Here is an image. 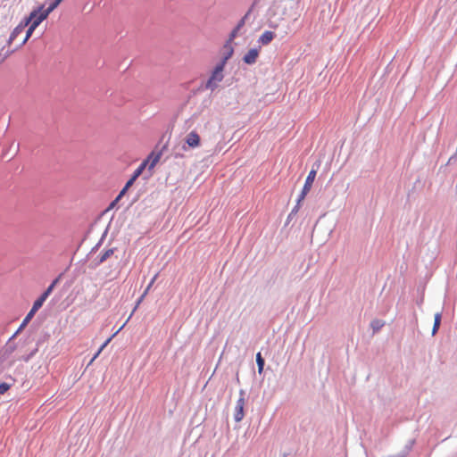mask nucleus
<instances>
[{
    "mask_svg": "<svg viewBox=\"0 0 457 457\" xmlns=\"http://www.w3.org/2000/svg\"><path fill=\"white\" fill-rule=\"evenodd\" d=\"M167 148V145H163L162 148L159 150L158 153L152 152L146 159H145L139 166L136 169V170H139L140 174L142 175L143 171L146 167H148V170L152 171L155 165L159 162L163 151Z\"/></svg>",
    "mask_w": 457,
    "mask_h": 457,
    "instance_id": "obj_1",
    "label": "nucleus"
},
{
    "mask_svg": "<svg viewBox=\"0 0 457 457\" xmlns=\"http://www.w3.org/2000/svg\"><path fill=\"white\" fill-rule=\"evenodd\" d=\"M225 66L222 63H217L212 71L211 76L205 83V88L210 89L211 91H214L218 87V83L221 82L224 79V71Z\"/></svg>",
    "mask_w": 457,
    "mask_h": 457,
    "instance_id": "obj_2",
    "label": "nucleus"
},
{
    "mask_svg": "<svg viewBox=\"0 0 457 457\" xmlns=\"http://www.w3.org/2000/svg\"><path fill=\"white\" fill-rule=\"evenodd\" d=\"M62 278V274H60L57 278H55L51 284L47 287V288L41 294V295L34 302L33 306L39 310L48 296L51 295L56 285L59 283Z\"/></svg>",
    "mask_w": 457,
    "mask_h": 457,
    "instance_id": "obj_3",
    "label": "nucleus"
},
{
    "mask_svg": "<svg viewBox=\"0 0 457 457\" xmlns=\"http://www.w3.org/2000/svg\"><path fill=\"white\" fill-rule=\"evenodd\" d=\"M316 174H317V170L315 169H312L310 170V172L307 175V178L305 179L303 189H302L300 195H298V204H301L303 201V199L305 198V196L307 195V194L310 192L312 183L315 180Z\"/></svg>",
    "mask_w": 457,
    "mask_h": 457,
    "instance_id": "obj_4",
    "label": "nucleus"
},
{
    "mask_svg": "<svg viewBox=\"0 0 457 457\" xmlns=\"http://www.w3.org/2000/svg\"><path fill=\"white\" fill-rule=\"evenodd\" d=\"M201 138L195 131L189 132L185 137V143L181 146L183 151L187 150V147L196 148L200 145Z\"/></svg>",
    "mask_w": 457,
    "mask_h": 457,
    "instance_id": "obj_5",
    "label": "nucleus"
},
{
    "mask_svg": "<svg viewBox=\"0 0 457 457\" xmlns=\"http://www.w3.org/2000/svg\"><path fill=\"white\" fill-rule=\"evenodd\" d=\"M32 18V16H27L25 17L18 26H16L13 30L12 31L10 37H9V39H8V45H11L16 38L17 37L21 34L23 32V30L25 29L26 27L29 26V24L30 23V19Z\"/></svg>",
    "mask_w": 457,
    "mask_h": 457,
    "instance_id": "obj_6",
    "label": "nucleus"
},
{
    "mask_svg": "<svg viewBox=\"0 0 457 457\" xmlns=\"http://www.w3.org/2000/svg\"><path fill=\"white\" fill-rule=\"evenodd\" d=\"M44 6L41 5L37 9H34L29 16H32L30 19V23L29 25H33L34 27H37L45 19H46L47 15L43 11Z\"/></svg>",
    "mask_w": 457,
    "mask_h": 457,
    "instance_id": "obj_7",
    "label": "nucleus"
},
{
    "mask_svg": "<svg viewBox=\"0 0 457 457\" xmlns=\"http://www.w3.org/2000/svg\"><path fill=\"white\" fill-rule=\"evenodd\" d=\"M38 310L37 308H35L33 305H32V308L30 309V311L27 313L26 317L23 319L21 324L20 325V327L18 328V329L15 331V333L10 337V340H12L14 337H16L25 328L26 326L29 324V322L33 319V317L35 316L36 312H37Z\"/></svg>",
    "mask_w": 457,
    "mask_h": 457,
    "instance_id": "obj_8",
    "label": "nucleus"
},
{
    "mask_svg": "<svg viewBox=\"0 0 457 457\" xmlns=\"http://www.w3.org/2000/svg\"><path fill=\"white\" fill-rule=\"evenodd\" d=\"M245 403V398H238L235 406L234 420L236 422H239L243 420L245 412L244 407Z\"/></svg>",
    "mask_w": 457,
    "mask_h": 457,
    "instance_id": "obj_9",
    "label": "nucleus"
},
{
    "mask_svg": "<svg viewBox=\"0 0 457 457\" xmlns=\"http://www.w3.org/2000/svg\"><path fill=\"white\" fill-rule=\"evenodd\" d=\"M224 53L221 60L218 63H222L223 66L226 65L227 62L231 58L234 53V48L229 42H226L223 46Z\"/></svg>",
    "mask_w": 457,
    "mask_h": 457,
    "instance_id": "obj_10",
    "label": "nucleus"
},
{
    "mask_svg": "<svg viewBox=\"0 0 457 457\" xmlns=\"http://www.w3.org/2000/svg\"><path fill=\"white\" fill-rule=\"evenodd\" d=\"M259 55V51L257 48L250 49L243 57V61L245 63L252 65L256 62Z\"/></svg>",
    "mask_w": 457,
    "mask_h": 457,
    "instance_id": "obj_11",
    "label": "nucleus"
},
{
    "mask_svg": "<svg viewBox=\"0 0 457 457\" xmlns=\"http://www.w3.org/2000/svg\"><path fill=\"white\" fill-rule=\"evenodd\" d=\"M114 248H110L105 250L103 253H101L97 259L95 261V265L98 266L104 262L108 258H110L114 253Z\"/></svg>",
    "mask_w": 457,
    "mask_h": 457,
    "instance_id": "obj_12",
    "label": "nucleus"
},
{
    "mask_svg": "<svg viewBox=\"0 0 457 457\" xmlns=\"http://www.w3.org/2000/svg\"><path fill=\"white\" fill-rule=\"evenodd\" d=\"M275 37V33L270 30L263 32L259 37V42L262 45H268Z\"/></svg>",
    "mask_w": 457,
    "mask_h": 457,
    "instance_id": "obj_13",
    "label": "nucleus"
},
{
    "mask_svg": "<svg viewBox=\"0 0 457 457\" xmlns=\"http://www.w3.org/2000/svg\"><path fill=\"white\" fill-rule=\"evenodd\" d=\"M385 326V321L382 320L375 319L370 322V328L373 333L378 332Z\"/></svg>",
    "mask_w": 457,
    "mask_h": 457,
    "instance_id": "obj_14",
    "label": "nucleus"
},
{
    "mask_svg": "<svg viewBox=\"0 0 457 457\" xmlns=\"http://www.w3.org/2000/svg\"><path fill=\"white\" fill-rule=\"evenodd\" d=\"M441 320H442V313L441 312H436L435 314V319H434V325H433V328H432V335L435 336L438 329H439V327H440V324H441Z\"/></svg>",
    "mask_w": 457,
    "mask_h": 457,
    "instance_id": "obj_15",
    "label": "nucleus"
},
{
    "mask_svg": "<svg viewBox=\"0 0 457 457\" xmlns=\"http://www.w3.org/2000/svg\"><path fill=\"white\" fill-rule=\"evenodd\" d=\"M15 349L16 345L12 343V340L9 339L5 345L2 348V351L4 353V354L11 356Z\"/></svg>",
    "mask_w": 457,
    "mask_h": 457,
    "instance_id": "obj_16",
    "label": "nucleus"
},
{
    "mask_svg": "<svg viewBox=\"0 0 457 457\" xmlns=\"http://www.w3.org/2000/svg\"><path fill=\"white\" fill-rule=\"evenodd\" d=\"M128 190L129 189L123 187V188L120 191L116 198L110 204L109 207L107 208V211L112 209L118 204V202L125 195Z\"/></svg>",
    "mask_w": 457,
    "mask_h": 457,
    "instance_id": "obj_17",
    "label": "nucleus"
},
{
    "mask_svg": "<svg viewBox=\"0 0 457 457\" xmlns=\"http://www.w3.org/2000/svg\"><path fill=\"white\" fill-rule=\"evenodd\" d=\"M139 176H141V174H140L139 170H134V172H133V174L131 175L130 179L126 182V184H125V186H124V187H125L127 189L130 188V187L133 186V184L135 183V181L137 179V178H138Z\"/></svg>",
    "mask_w": 457,
    "mask_h": 457,
    "instance_id": "obj_18",
    "label": "nucleus"
},
{
    "mask_svg": "<svg viewBox=\"0 0 457 457\" xmlns=\"http://www.w3.org/2000/svg\"><path fill=\"white\" fill-rule=\"evenodd\" d=\"M256 363H257V367H258V373L262 374L263 371V369H264L265 360L262 356L261 353H258L256 354Z\"/></svg>",
    "mask_w": 457,
    "mask_h": 457,
    "instance_id": "obj_19",
    "label": "nucleus"
},
{
    "mask_svg": "<svg viewBox=\"0 0 457 457\" xmlns=\"http://www.w3.org/2000/svg\"><path fill=\"white\" fill-rule=\"evenodd\" d=\"M62 0H54L49 6L44 10V12L48 16L61 3Z\"/></svg>",
    "mask_w": 457,
    "mask_h": 457,
    "instance_id": "obj_20",
    "label": "nucleus"
},
{
    "mask_svg": "<svg viewBox=\"0 0 457 457\" xmlns=\"http://www.w3.org/2000/svg\"><path fill=\"white\" fill-rule=\"evenodd\" d=\"M36 29V27H34L33 25H29V29H27L26 31V36L25 37L23 38V40L21 41V43L20 44L19 46H22L23 45L26 44V42L29 40V38L31 37V35L33 34L34 30Z\"/></svg>",
    "mask_w": 457,
    "mask_h": 457,
    "instance_id": "obj_21",
    "label": "nucleus"
},
{
    "mask_svg": "<svg viewBox=\"0 0 457 457\" xmlns=\"http://www.w3.org/2000/svg\"><path fill=\"white\" fill-rule=\"evenodd\" d=\"M38 351L37 345L28 354L22 355L21 359L28 362Z\"/></svg>",
    "mask_w": 457,
    "mask_h": 457,
    "instance_id": "obj_22",
    "label": "nucleus"
},
{
    "mask_svg": "<svg viewBox=\"0 0 457 457\" xmlns=\"http://www.w3.org/2000/svg\"><path fill=\"white\" fill-rule=\"evenodd\" d=\"M107 233H108V228H106V229L103 233L102 237L100 238L99 242L92 248L91 253H95L96 251H97V249L103 244V241H104V237H106Z\"/></svg>",
    "mask_w": 457,
    "mask_h": 457,
    "instance_id": "obj_23",
    "label": "nucleus"
},
{
    "mask_svg": "<svg viewBox=\"0 0 457 457\" xmlns=\"http://www.w3.org/2000/svg\"><path fill=\"white\" fill-rule=\"evenodd\" d=\"M10 356L7 354H4V353L1 350L0 352V364L7 365L9 361L12 360H9Z\"/></svg>",
    "mask_w": 457,
    "mask_h": 457,
    "instance_id": "obj_24",
    "label": "nucleus"
},
{
    "mask_svg": "<svg viewBox=\"0 0 457 457\" xmlns=\"http://www.w3.org/2000/svg\"><path fill=\"white\" fill-rule=\"evenodd\" d=\"M300 204H298V199H297L295 206L292 209V211L290 212V213L287 216V222H289V220L292 219V217L297 213V212L300 208Z\"/></svg>",
    "mask_w": 457,
    "mask_h": 457,
    "instance_id": "obj_25",
    "label": "nucleus"
},
{
    "mask_svg": "<svg viewBox=\"0 0 457 457\" xmlns=\"http://www.w3.org/2000/svg\"><path fill=\"white\" fill-rule=\"evenodd\" d=\"M11 384L6 382L0 383V395L5 394L11 388Z\"/></svg>",
    "mask_w": 457,
    "mask_h": 457,
    "instance_id": "obj_26",
    "label": "nucleus"
},
{
    "mask_svg": "<svg viewBox=\"0 0 457 457\" xmlns=\"http://www.w3.org/2000/svg\"><path fill=\"white\" fill-rule=\"evenodd\" d=\"M415 441L410 440L407 445H405L404 449L401 451V453H406V455L409 453V452L411 450Z\"/></svg>",
    "mask_w": 457,
    "mask_h": 457,
    "instance_id": "obj_27",
    "label": "nucleus"
},
{
    "mask_svg": "<svg viewBox=\"0 0 457 457\" xmlns=\"http://www.w3.org/2000/svg\"><path fill=\"white\" fill-rule=\"evenodd\" d=\"M238 31L239 30H236V28H234L229 34L228 39L226 42H229V44H232V41L237 37Z\"/></svg>",
    "mask_w": 457,
    "mask_h": 457,
    "instance_id": "obj_28",
    "label": "nucleus"
},
{
    "mask_svg": "<svg viewBox=\"0 0 457 457\" xmlns=\"http://www.w3.org/2000/svg\"><path fill=\"white\" fill-rule=\"evenodd\" d=\"M111 338H108L102 345L101 347L99 348V350L96 352V353H95L94 357L92 358L91 360V362L99 355V353H101V351L106 346V345L110 342Z\"/></svg>",
    "mask_w": 457,
    "mask_h": 457,
    "instance_id": "obj_29",
    "label": "nucleus"
},
{
    "mask_svg": "<svg viewBox=\"0 0 457 457\" xmlns=\"http://www.w3.org/2000/svg\"><path fill=\"white\" fill-rule=\"evenodd\" d=\"M14 363V360H12L11 361L8 362L7 365H3V364H0V374L2 372H4L5 370H8L10 369Z\"/></svg>",
    "mask_w": 457,
    "mask_h": 457,
    "instance_id": "obj_30",
    "label": "nucleus"
},
{
    "mask_svg": "<svg viewBox=\"0 0 457 457\" xmlns=\"http://www.w3.org/2000/svg\"><path fill=\"white\" fill-rule=\"evenodd\" d=\"M156 278H157V274L154 275V278L151 279L150 283L148 284V286L146 287V288L145 289V291L142 295H145V296L148 294V291L150 290L151 287L154 283Z\"/></svg>",
    "mask_w": 457,
    "mask_h": 457,
    "instance_id": "obj_31",
    "label": "nucleus"
},
{
    "mask_svg": "<svg viewBox=\"0 0 457 457\" xmlns=\"http://www.w3.org/2000/svg\"><path fill=\"white\" fill-rule=\"evenodd\" d=\"M156 278H157V274L154 275V278L151 279L150 283L148 284V286L146 287V288L145 289V291L142 295H145V296L148 294V291L150 290L151 287L154 283Z\"/></svg>",
    "mask_w": 457,
    "mask_h": 457,
    "instance_id": "obj_32",
    "label": "nucleus"
},
{
    "mask_svg": "<svg viewBox=\"0 0 457 457\" xmlns=\"http://www.w3.org/2000/svg\"><path fill=\"white\" fill-rule=\"evenodd\" d=\"M180 150H182L181 148L179 149V150H176L174 149L171 155L174 157V158H183L184 157V154L180 152Z\"/></svg>",
    "mask_w": 457,
    "mask_h": 457,
    "instance_id": "obj_33",
    "label": "nucleus"
},
{
    "mask_svg": "<svg viewBox=\"0 0 457 457\" xmlns=\"http://www.w3.org/2000/svg\"><path fill=\"white\" fill-rule=\"evenodd\" d=\"M13 51H7L4 55L0 54V64L3 63Z\"/></svg>",
    "mask_w": 457,
    "mask_h": 457,
    "instance_id": "obj_34",
    "label": "nucleus"
},
{
    "mask_svg": "<svg viewBox=\"0 0 457 457\" xmlns=\"http://www.w3.org/2000/svg\"><path fill=\"white\" fill-rule=\"evenodd\" d=\"M245 24V19H240L237 22L236 28V30H240Z\"/></svg>",
    "mask_w": 457,
    "mask_h": 457,
    "instance_id": "obj_35",
    "label": "nucleus"
},
{
    "mask_svg": "<svg viewBox=\"0 0 457 457\" xmlns=\"http://www.w3.org/2000/svg\"><path fill=\"white\" fill-rule=\"evenodd\" d=\"M457 160V150L455 153L449 158L447 162V165L453 164Z\"/></svg>",
    "mask_w": 457,
    "mask_h": 457,
    "instance_id": "obj_36",
    "label": "nucleus"
},
{
    "mask_svg": "<svg viewBox=\"0 0 457 457\" xmlns=\"http://www.w3.org/2000/svg\"><path fill=\"white\" fill-rule=\"evenodd\" d=\"M145 297V295H141V296L137 299L136 305L133 309V312L137 310V308L139 306V304L142 303V301Z\"/></svg>",
    "mask_w": 457,
    "mask_h": 457,
    "instance_id": "obj_37",
    "label": "nucleus"
},
{
    "mask_svg": "<svg viewBox=\"0 0 457 457\" xmlns=\"http://www.w3.org/2000/svg\"><path fill=\"white\" fill-rule=\"evenodd\" d=\"M252 9H253V6L247 11V12L241 19H245V21H246V20L248 19L250 13L252 12Z\"/></svg>",
    "mask_w": 457,
    "mask_h": 457,
    "instance_id": "obj_38",
    "label": "nucleus"
},
{
    "mask_svg": "<svg viewBox=\"0 0 457 457\" xmlns=\"http://www.w3.org/2000/svg\"><path fill=\"white\" fill-rule=\"evenodd\" d=\"M245 391L244 389L239 390V398H245Z\"/></svg>",
    "mask_w": 457,
    "mask_h": 457,
    "instance_id": "obj_39",
    "label": "nucleus"
}]
</instances>
